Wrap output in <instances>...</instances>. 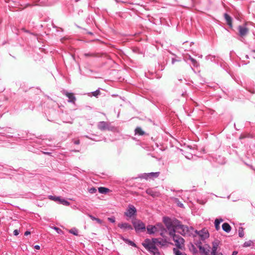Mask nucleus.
<instances>
[{"mask_svg":"<svg viewBox=\"0 0 255 255\" xmlns=\"http://www.w3.org/2000/svg\"><path fill=\"white\" fill-rule=\"evenodd\" d=\"M163 221L170 236L175 235V230L177 229L179 221L176 219L171 220L168 217H166L164 218Z\"/></svg>","mask_w":255,"mask_h":255,"instance_id":"nucleus-1","label":"nucleus"},{"mask_svg":"<svg viewBox=\"0 0 255 255\" xmlns=\"http://www.w3.org/2000/svg\"><path fill=\"white\" fill-rule=\"evenodd\" d=\"M173 241L175 243V246L178 249H182L184 246V240L178 235H174L172 236Z\"/></svg>","mask_w":255,"mask_h":255,"instance_id":"nucleus-2","label":"nucleus"},{"mask_svg":"<svg viewBox=\"0 0 255 255\" xmlns=\"http://www.w3.org/2000/svg\"><path fill=\"white\" fill-rule=\"evenodd\" d=\"M142 246L150 252L157 248L155 244L152 243V240L146 239L142 243Z\"/></svg>","mask_w":255,"mask_h":255,"instance_id":"nucleus-3","label":"nucleus"},{"mask_svg":"<svg viewBox=\"0 0 255 255\" xmlns=\"http://www.w3.org/2000/svg\"><path fill=\"white\" fill-rule=\"evenodd\" d=\"M132 222L135 231H144L145 230V225L141 221L138 220H134Z\"/></svg>","mask_w":255,"mask_h":255,"instance_id":"nucleus-4","label":"nucleus"},{"mask_svg":"<svg viewBox=\"0 0 255 255\" xmlns=\"http://www.w3.org/2000/svg\"><path fill=\"white\" fill-rule=\"evenodd\" d=\"M177 230H179L178 232L183 236H186L189 235L190 230L189 228L181 224V222L179 221V224Z\"/></svg>","mask_w":255,"mask_h":255,"instance_id":"nucleus-5","label":"nucleus"},{"mask_svg":"<svg viewBox=\"0 0 255 255\" xmlns=\"http://www.w3.org/2000/svg\"><path fill=\"white\" fill-rule=\"evenodd\" d=\"M195 232L197 235H199L201 238V240L202 241L205 240L207 239L209 237V234L208 230L206 229H203L202 230L198 231L196 230Z\"/></svg>","mask_w":255,"mask_h":255,"instance_id":"nucleus-6","label":"nucleus"},{"mask_svg":"<svg viewBox=\"0 0 255 255\" xmlns=\"http://www.w3.org/2000/svg\"><path fill=\"white\" fill-rule=\"evenodd\" d=\"M246 25L247 23H245L244 25H240L238 27L239 35L242 37L246 36L249 32V29L246 27Z\"/></svg>","mask_w":255,"mask_h":255,"instance_id":"nucleus-7","label":"nucleus"},{"mask_svg":"<svg viewBox=\"0 0 255 255\" xmlns=\"http://www.w3.org/2000/svg\"><path fill=\"white\" fill-rule=\"evenodd\" d=\"M136 212V208L133 205H129L127 212L125 213V215L128 217H131L135 214Z\"/></svg>","mask_w":255,"mask_h":255,"instance_id":"nucleus-8","label":"nucleus"},{"mask_svg":"<svg viewBox=\"0 0 255 255\" xmlns=\"http://www.w3.org/2000/svg\"><path fill=\"white\" fill-rule=\"evenodd\" d=\"M220 244V241L218 240H215L212 243V251L211 252V255H216L217 250L219 247Z\"/></svg>","mask_w":255,"mask_h":255,"instance_id":"nucleus-9","label":"nucleus"},{"mask_svg":"<svg viewBox=\"0 0 255 255\" xmlns=\"http://www.w3.org/2000/svg\"><path fill=\"white\" fill-rule=\"evenodd\" d=\"M160 174L159 172H150L148 173H145L144 175V177L147 179L148 178L149 179H153L155 178H157L159 176Z\"/></svg>","mask_w":255,"mask_h":255,"instance_id":"nucleus-10","label":"nucleus"},{"mask_svg":"<svg viewBox=\"0 0 255 255\" xmlns=\"http://www.w3.org/2000/svg\"><path fill=\"white\" fill-rule=\"evenodd\" d=\"M161 226L157 225V226L149 225L147 227V231L148 234H152L157 231V227H160Z\"/></svg>","mask_w":255,"mask_h":255,"instance_id":"nucleus-11","label":"nucleus"},{"mask_svg":"<svg viewBox=\"0 0 255 255\" xmlns=\"http://www.w3.org/2000/svg\"><path fill=\"white\" fill-rule=\"evenodd\" d=\"M83 56L85 58H95V57H99L101 56V54L99 53L96 52H88L84 53L83 54Z\"/></svg>","mask_w":255,"mask_h":255,"instance_id":"nucleus-12","label":"nucleus"},{"mask_svg":"<svg viewBox=\"0 0 255 255\" xmlns=\"http://www.w3.org/2000/svg\"><path fill=\"white\" fill-rule=\"evenodd\" d=\"M118 227L124 230H132V226L127 223H120L118 224Z\"/></svg>","mask_w":255,"mask_h":255,"instance_id":"nucleus-13","label":"nucleus"},{"mask_svg":"<svg viewBox=\"0 0 255 255\" xmlns=\"http://www.w3.org/2000/svg\"><path fill=\"white\" fill-rule=\"evenodd\" d=\"M146 192L148 195L151 196L153 198L159 197L160 195V194L159 192L153 191L150 189L146 190Z\"/></svg>","mask_w":255,"mask_h":255,"instance_id":"nucleus-14","label":"nucleus"},{"mask_svg":"<svg viewBox=\"0 0 255 255\" xmlns=\"http://www.w3.org/2000/svg\"><path fill=\"white\" fill-rule=\"evenodd\" d=\"M98 128L101 130H106L109 128V124L105 122H101L98 124Z\"/></svg>","mask_w":255,"mask_h":255,"instance_id":"nucleus-15","label":"nucleus"},{"mask_svg":"<svg viewBox=\"0 0 255 255\" xmlns=\"http://www.w3.org/2000/svg\"><path fill=\"white\" fill-rule=\"evenodd\" d=\"M65 95L69 98V102L75 103L76 98L74 94L72 93L66 92Z\"/></svg>","mask_w":255,"mask_h":255,"instance_id":"nucleus-16","label":"nucleus"},{"mask_svg":"<svg viewBox=\"0 0 255 255\" xmlns=\"http://www.w3.org/2000/svg\"><path fill=\"white\" fill-rule=\"evenodd\" d=\"M197 247L199 248L200 252L201 253L204 254L205 255H208L209 252V250L208 249L206 250L204 247H203L201 246V242L197 245Z\"/></svg>","mask_w":255,"mask_h":255,"instance_id":"nucleus-17","label":"nucleus"},{"mask_svg":"<svg viewBox=\"0 0 255 255\" xmlns=\"http://www.w3.org/2000/svg\"><path fill=\"white\" fill-rule=\"evenodd\" d=\"M224 17L227 21V24L230 26V27H232V18L227 13L224 14Z\"/></svg>","mask_w":255,"mask_h":255,"instance_id":"nucleus-18","label":"nucleus"},{"mask_svg":"<svg viewBox=\"0 0 255 255\" xmlns=\"http://www.w3.org/2000/svg\"><path fill=\"white\" fill-rule=\"evenodd\" d=\"M222 229L227 233H229L231 230V227L230 225L227 223H224L222 225Z\"/></svg>","mask_w":255,"mask_h":255,"instance_id":"nucleus-19","label":"nucleus"},{"mask_svg":"<svg viewBox=\"0 0 255 255\" xmlns=\"http://www.w3.org/2000/svg\"><path fill=\"white\" fill-rule=\"evenodd\" d=\"M223 221L222 219H216L215 221V226L216 229L218 231L220 229V224Z\"/></svg>","mask_w":255,"mask_h":255,"instance_id":"nucleus-20","label":"nucleus"},{"mask_svg":"<svg viewBox=\"0 0 255 255\" xmlns=\"http://www.w3.org/2000/svg\"><path fill=\"white\" fill-rule=\"evenodd\" d=\"M98 190L100 193L106 194L109 192L110 189L106 187H101L98 188Z\"/></svg>","mask_w":255,"mask_h":255,"instance_id":"nucleus-21","label":"nucleus"},{"mask_svg":"<svg viewBox=\"0 0 255 255\" xmlns=\"http://www.w3.org/2000/svg\"><path fill=\"white\" fill-rule=\"evenodd\" d=\"M248 137L253 138V136L252 134H251L249 133H246L242 134L240 135L239 139H244L245 138H248Z\"/></svg>","mask_w":255,"mask_h":255,"instance_id":"nucleus-22","label":"nucleus"},{"mask_svg":"<svg viewBox=\"0 0 255 255\" xmlns=\"http://www.w3.org/2000/svg\"><path fill=\"white\" fill-rule=\"evenodd\" d=\"M135 134H139L140 135H143L144 134V131L139 127L136 128H135Z\"/></svg>","mask_w":255,"mask_h":255,"instance_id":"nucleus-23","label":"nucleus"},{"mask_svg":"<svg viewBox=\"0 0 255 255\" xmlns=\"http://www.w3.org/2000/svg\"><path fill=\"white\" fill-rule=\"evenodd\" d=\"M61 204L64 205H65V206H68L69 205V202H68L67 201L65 200V199H61L60 198V200H59V201Z\"/></svg>","mask_w":255,"mask_h":255,"instance_id":"nucleus-24","label":"nucleus"},{"mask_svg":"<svg viewBox=\"0 0 255 255\" xmlns=\"http://www.w3.org/2000/svg\"><path fill=\"white\" fill-rule=\"evenodd\" d=\"M151 240H152V243H153L155 246L158 245H162L161 244V242L159 241L158 239L153 238Z\"/></svg>","mask_w":255,"mask_h":255,"instance_id":"nucleus-25","label":"nucleus"},{"mask_svg":"<svg viewBox=\"0 0 255 255\" xmlns=\"http://www.w3.org/2000/svg\"><path fill=\"white\" fill-rule=\"evenodd\" d=\"M49 199L55 201H59L60 200V198L59 197L53 196L51 195L49 196Z\"/></svg>","mask_w":255,"mask_h":255,"instance_id":"nucleus-26","label":"nucleus"},{"mask_svg":"<svg viewBox=\"0 0 255 255\" xmlns=\"http://www.w3.org/2000/svg\"><path fill=\"white\" fill-rule=\"evenodd\" d=\"M89 216L90 218L92 220L96 221L99 224H101L102 223V221L100 219L95 218V217L93 216L92 215H89Z\"/></svg>","mask_w":255,"mask_h":255,"instance_id":"nucleus-27","label":"nucleus"},{"mask_svg":"<svg viewBox=\"0 0 255 255\" xmlns=\"http://www.w3.org/2000/svg\"><path fill=\"white\" fill-rule=\"evenodd\" d=\"M239 235L242 238L244 236V232L243 228H240L239 229Z\"/></svg>","mask_w":255,"mask_h":255,"instance_id":"nucleus-28","label":"nucleus"},{"mask_svg":"<svg viewBox=\"0 0 255 255\" xmlns=\"http://www.w3.org/2000/svg\"><path fill=\"white\" fill-rule=\"evenodd\" d=\"M253 245V242L251 241L246 242L244 244V247H251Z\"/></svg>","mask_w":255,"mask_h":255,"instance_id":"nucleus-29","label":"nucleus"},{"mask_svg":"<svg viewBox=\"0 0 255 255\" xmlns=\"http://www.w3.org/2000/svg\"><path fill=\"white\" fill-rule=\"evenodd\" d=\"M151 253H152L153 255H161L160 252L157 248L151 252Z\"/></svg>","mask_w":255,"mask_h":255,"instance_id":"nucleus-30","label":"nucleus"},{"mask_svg":"<svg viewBox=\"0 0 255 255\" xmlns=\"http://www.w3.org/2000/svg\"><path fill=\"white\" fill-rule=\"evenodd\" d=\"M173 251L175 255H182V253L177 249L174 248Z\"/></svg>","mask_w":255,"mask_h":255,"instance_id":"nucleus-31","label":"nucleus"},{"mask_svg":"<svg viewBox=\"0 0 255 255\" xmlns=\"http://www.w3.org/2000/svg\"><path fill=\"white\" fill-rule=\"evenodd\" d=\"M100 94V91L99 90H97L95 92H92V95L95 97H97Z\"/></svg>","mask_w":255,"mask_h":255,"instance_id":"nucleus-32","label":"nucleus"},{"mask_svg":"<svg viewBox=\"0 0 255 255\" xmlns=\"http://www.w3.org/2000/svg\"><path fill=\"white\" fill-rule=\"evenodd\" d=\"M97 191V189L94 187H92L89 189V192L90 193H95Z\"/></svg>","mask_w":255,"mask_h":255,"instance_id":"nucleus-33","label":"nucleus"},{"mask_svg":"<svg viewBox=\"0 0 255 255\" xmlns=\"http://www.w3.org/2000/svg\"><path fill=\"white\" fill-rule=\"evenodd\" d=\"M190 59L194 66H197V61L195 59L191 57H190Z\"/></svg>","mask_w":255,"mask_h":255,"instance_id":"nucleus-34","label":"nucleus"},{"mask_svg":"<svg viewBox=\"0 0 255 255\" xmlns=\"http://www.w3.org/2000/svg\"><path fill=\"white\" fill-rule=\"evenodd\" d=\"M108 220L110 222H112V223H115V217H110V218H108Z\"/></svg>","mask_w":255,"mask_h":255,"instance_id":"nucleus-35","label":"nucleus"},{"mask_svg":"<svg viewBox=\"0 0 255 255\" xmlns=\"http://www.w3.org/2000/svg\"><path fill=\"white\" fill-rule=\"evenodd\" d=\"M126 242H127L129 244H130L131 246H133V247H135V244L132 242V241H128V240H126Z\"/></svg>","mask_w":255,"mask_h":255,"instance_id":"nucleus-36","label":"nucleus"},{"mask_svg":"<svg viewBox=\"0 0 255 255\" xmlns=\"http://www.w3.org/2000/svg\"><path fill=\"white\" fill-rule=\"evenodd\" d=\"M54 229L59 234L62 233V230L57 227H54Z\"/></svg>","mask_w":255,"mask_h":255,"instance_id":"nucleus-37","label":"nucleus"},{"mask_svg":"<svg viewBox=\"0 0 255 255\" xmlns=\"http://www.w3.org/2000/svg\"><path fill=\"white\" fill-rule=\"evenodd\" d=\"M69 232L70 233H72V234L75 235H76V236L78 235L77 232L76 231H73V230H70L69 231Z\"/></svg>","mask_w":255,"mask_h":255,"instance_id":"nucleus-38","label":"nucleus"},{"mask_svg":"<svg viewBox=\"0 0 255 255\" xmlns=\"http://www.w3.org/2000/svg\"><path fill=\"white\" fill-rule=\"evenodd\" d=\"M13 234L15 236H17L19 234V231L17 230H15L13 231Z\"/></svg>","mask_w":255,"mask_h":255,"instance_id":"nucleus-39","label":"nucleus"},{"mask_svg":"<svg viewBox=\"0 0 255 255\" xmlns=\"http://www.w3.org/2000/svg\"><path fill=\"white\" fill-rule=\"evenodd\" d=\"M30 231H27L25 232L24 233V235L25 236H27L28 235H30Z\"/></svg>","mask_w":255,"mask_h":255,"instance_id":"nucleus-40","label":"nucleus"},{"mask_svg":"<svg viewBox=\"0 0 255 255\" xmlns=\"http://www.w3.org/2000/svg\"><path fill=\"white\" fill-rule=\"evenodd\" d=\"M34 248L36 250H39L40 249V246L39 245H35L34 246Z\"/></svg>","mask_w":255,"mask_h":255,"instance_id":"nucleus-41","label":"nucleus"},{"mask_svg":"<svg viewBox=\"0 0 255 255\" xmlns=\"http://www.w3.org/2000/svg\"><path fill=\"white\" fill-rule=\"evenodd\" d=\"M74 143L76 144H79L80 143V140H76L74 141Z\"/></svg>","mask_w":255,"mask_h":255,"instance_id":"nucleus-42","label":"nucleus"},{"mask_svg":"<svg viewBox=\"0 0 255 255\" xmlns=\"http://www.w3.org/2000/svg\"><path fill=\"white\" fill-rule=\"evenodd\" d=\"M238 254V252L234 251L232 253V255H237Z\"/></svg>","mask_w":255,"mask_h":255,"instance_id":"nucleus-43","label":"nucleus"},{"mask_svg":"<svg viewBox=\"0 0 255 255\" xmlns=\"http://www.w3.org/2000/svg\"><path fill=\"white\" fill-rule=\"evenodd\" d=\"M179 206L180 207H182L183 206V204H178Z\"/></svg>","mask_w":255,"mask_h":255,"instance_id":"nucleus-44","label":"nucleus"},{"mask_svg":"<svg viewBox=\"0 0 255 255\" xmlns=\"http://www.w3.org/2000/svg\"><path fill=\"white\" fill-rule=\"evenodd\" d=\"M219 255H223L222 254H220Z\"/></svg>","mask_w":255,"mask_h":255,"instance_id":"nucleus-45","label":"nucleus"},{"mask_svg":"<svg viewBox=\"0 0 255 255\" xmlns=\"http://www.w3.org/2000/svg\"><path fill=\"white\" fill-rule=\"evenodd\" d=\"M184 255H186V254H184Z\"/></svg>","mask_w":255,"mask_h":255,"instance_id":"nucleus-46","label":"nucleus"}]
</instances>
